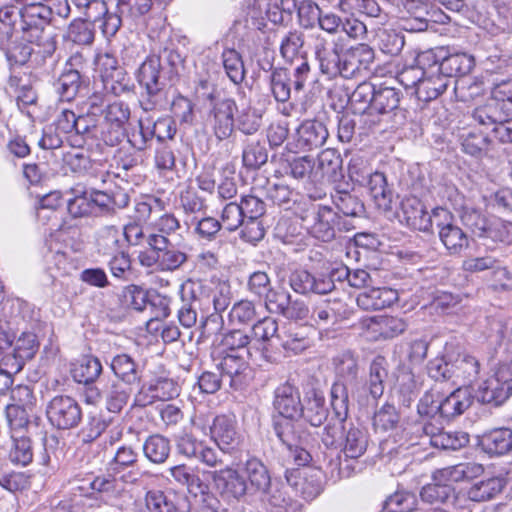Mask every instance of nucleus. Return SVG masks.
<instances>
[{
  "label": "nucleus",
  "mask_w": 512,
  "mask_h": 512,
  "mask_svg": "<svg viewBox=\"0 0 512 512\" xmlns=\"http://www.w3.org/2000/svg\"><path fill=\"white\" fill-rule=\"evenodd\" d=\"M20 17L23 38L35 43L43 55H52L56 50V35L48 28V24L53 21L48 9L43 4L26 5L20 10Z\"/></svg>",
  "instance_id": "nucleus-1"
},
{
  "label": "nucleus",
  "mask_w": 512,
  "mask_h": 512,
  "mask_svg": "<svg viewBox=\"0 0 512 512\" xmlns=\"http://www.w3.org/2000/svg\"><path fill=\"white\" fill-rule=\"evenodd\" d=\"M362 162V159L358 157L351 159L349 164L351 178L358 182H362L367 178V187L377 208L383 211H390L392 209L394 192L388 185L386 176L378 171L373 173L362 171L359 167Z\"/></svg>",
  "instance_id": "nucleus-2"
},
{
  "label": "nucleus",
  "mask_w": 512,
  "mask_h": 512,
  "mask_svg": "<svg viewBox=\"0 0 512 512\" xmlns=\"http://www.w3.org/2000/svg\"><path fill=\"white\" fill-rule=\"evenodd\" d=\"M182 305L178 310V320L184 328H191L197 322V310L210 305L209 294L199 281H187L182 285Z\"/></svg>",
  "instance_id": "nucleus-3"
},
{
  "label": "nucleus",
  "mask_w": 512,
  "mask_h": 512,
  "mask_svg": "<svg viewBox=\"0 0 512 512\" xmlns=\"http://www.w3.org/2000/svg\"><path fill=\"white\" fill-rule=\"evenodd\" d=\"M410 433L419 435L421 442L411 441L410 445L430 444L444 450H459L469 443V435L462 431L434 432L431 424L416 423L410 427Z\"/></svg>",
  "instance_id": "nucleus-4"
},
{
  "label": "nucleus",
  "mask_w": 512,
  "mask_h": 512,
  "mask_svg": "<svg viewBox=\"0 0 512 512\" xmlns=\"http://www.w3.org/2000/svg\"><path fill=\"white\" fill-rule=\"evenodd\" d=\"M76 9L94 23L106 38L116 35L121 27V19L118 13L109 12L104 0H71Z\"/></svg>",
  "instance_id": "nucleus-5"
},
{
  "label": "nucleus",
  "mask_w": 512,
  "mask_h": 512,
  "mask_svg": "<svg viewBox=\"0 0 512 512\" xmlns=\"http://www.w3.org/2000/svg\"><path fill=\"white\" fill-rule=\"evenodd\" d=\"M46 415L52 426L66 430L78 426L82 419V410L74 398L58 395L49 401Z\"/></svg>",
  "instance_id": "nucleus-6"
},
{
  "label": "nucleus",
  "mask_w": 512,
  "mask_h": 512,
  "mask_svg": "<svg viewBox=\"0 0 512 512\" xmlns=\"http://www.w3.org/2000/svg\"><path fill=\"white\" fill-rule=\"evenodd\" d=\"M337 42H329L326 38L318 36L314 44V52L319 62L322 74L329 79L337 76L344 78V53Z\"/></svg>",
  "instance_id": "nucleus-7"
},
{
  "label": "nucleus",
  "mask_w": 512,
  "mask_h": 512,
  "mask_svg": "<svg viewBox=\"0 0 512 512\" xmlns=\"http://www.w3.org/2000/svg\"><path fill=\"white\" fill-rule=\"evenodd\" d=\"M335 213L330 207L312 205L302 216V225L315 238L328 242L335 236Z\"/></svg>",
  "instance_id": "nucleus-8"
},
{
  "label": "nucleus",
  "mask_w": 512,
  "mask_h": 512,
  "mask_svg": "<svg viewBox=\"0 0 512 512\" xmlns=\"http://www.w3.org/2000/svg\"><path fill=\"white\" fill-rule=\"evenodd\" d=\"M236 110L237 105L233 99L224 98L213 102L207 121L218 140H225L232 135Z\"/></svg>",
  "instance_id": "nucleus-9"
},
{
  "label": "nucleus",
  "mask_w": 512,
  "mask_h": 512,
  "mask_svg": "<svg viewBox=\"0 0 512 512\" xmlns=\"http://www.w3.org/2000/svg\"><path fill=\"white\" fill-rule=\"evenodd\" d=\"M288 282L291 289L301 295H324L332 292L335 288L334 281L328 275L322 273L312 274L304 269L292 271Z\"/></svg>",
  "instance_id": "nucleus-10"
},
{
  "label": "nucleus",
  "mask_w": 512,
  "mask_h": 512,
  "mask_svg": "<svg viewBox=\"0 0 512 512\" xmlns=\"http://www.w3.org/2000/svg\"><path fill=\"white\" fill-rule=\"evenodd\" d=\"M103 112L108 128L102 131V139L107 145L115 146L125 135L124 127L131 115L130 108L122 101H114L107 104Z\"/></svg>",
  "instance_id": "nucleus-11"
},
{
  "label": "nucleus",
  "mask_w": 512,
  "mask_h": 512,
  "mask_svg": "<svg viewBox=\"0 0 512 512\" xmlns=\"http://www.w3.org/2000/svg\"><path fill=\"white\" fill-rule=\"evenodd\" d=\"M511 394L512 377L507 372L499 370L480 384L476 398L481 403L498 406L504 403Z\"/></svg>",
  "instance_id": "nucleus-12"
},
{
  "label": "nucleus",
  "mask_w": 512,
  "mask_h": 512,
  "mask_svg": "<svg viewBox=\"0 0 512 512\" xmlns=\"http://www.w3.org/2000/svg\"><path fill=\"white\" fill-rule=\"evenodd\" d=\"M366 338L371 341L392 339L402 334L407 324L402 318L380 315L362 321Z\"/></svg>",
  "instance_id": "nucleus-13"
},
{
  "label": "nucleus",
  "mask_w": 512,
  "mask_h": 512,
  "mask_svg": "<svg viewBox=\"0 0 512 512\" xmlns=\"http://www.w3.org/2000/svg\"><path fill=\"white\" fill-rule=\"evenodd\" d=\"M215 490L225 500H238L247 492L246 480L236 469L226 467L211 473Z\"/></svg>",
  "instance_id": "nucleus-14"
},
{
  "label": "nucleus",
  "mask_w": 512,
  "mask_h": 512,
  "mask_svg": "<svg viewBox=\"0 0 512 512\" xmlns=\"http://www.w3.org/2000/svg\"><path fill=\"white\" fill-rule=\"evenodd\" d=\"M329 136L324 123L306 120L296 130L294 147L291 150H313L323 146Z\"/></svg>",
  "instance_id": "nucleus-15"
},
{
  "label": "nucleus",
  "mask_w": 512,
  "mask_h": 512,
  "mask_svg": "<svg viewBox=\"0 0 512 512\" xmlns=\"http://www.w3.org/2000/svg\"><path fill=\"white\" fill-rule=\"evenodd\" d=\"M432 64L426 69L417 90L416 97L423 102H429L436 99L448 87L449 79L441 73V67H438V61L434 57Z\"/></svg>",
  "instance_id": "nucleus-16"
},
{
  "label": "nucleus",
  "mask_w": 512,
  "mask_h": 512,
  "mask_svg": "<svg viewBox=\"0 0 512 512\" xmlns=\"http://www.w3.org/2000/svg\"><path fill=\"white\" fill-rule=\"evenodd\" d=\"M217 367L224 378H228L229 386L235 390L240 389L246 382L249 366L243 352H227L222 356Z\"/></svg>",
  "instance_id": "nucleus-17"
},
{
  "label": "nucleus",
  "mask_w": 512,
  "mask_h": 512,
  "mask_svg": "<svg viewBox=\"0 0 512 512\" xmlns=\"http://www.w3.org/2000/svg\"><path fill=\"white\" fill-rule=\"evenodd\" d=\"M274 407L281 417L300 418L303 405L298 388L290 382L279 385L275 390Z\"/></svg>",
  "instance_id": "nucleus-18"
},
{
  "label": "nucleus",
  "mask_w": 512,
  "mask_h": 512,
  "mask_svg": "<svg viewBox=\"0 0 512 512\" xmlns=\"http://www.w3.org/2000/svg\"><path fill=\"white\" fill-rule=\"evenodd\" d=\"M342 445L344 459L340 460L339 464L341 473L349 470V460H356L364 455L368 446V437L362 429L350 423L344 434Z\"/></svg>",
  "instance_id": "nucleus-19"
},
{
  "label": "nucleus",
  "mask_w": 512,
  "mask_h": 512,
  "mask_svg": "<svg viewBox=\"0 0 512 512\" xmlns=\"http://www.w3.org/2000/svg\"><path fill=\"white\" fill-rule=\"evenodd\" d=\"M97 67L106 90H110L115 95L128 90L127 85L122 83L125 78L124 73L118 67V61L113 55L108 53L99 55L97 57Z\"/></svg>",
  "instance_id": "nucleus-20"
},
{
  "label": "nucleus",
  "mask_w": 512,
  "mask_h": 512,
  "mask_svg": "<svg viewBox=\"0 0 512 512\" xmlns=\"http://www.w3.org/2000/svg\"><path fill=\"white\" fill-rule=\"evenodd\" d=\"M161 71V59L156 55L147 57L138 69V82L149 96L157 95L164 87Z\"/></svg>",
  "instance_id": "nucleus-21"
},
{
  "label": "nucleus",
  "mask_w": 512,
  "mask_h": 512,
  "mask_svg": "<svg viewBox=\"0 0 512 512\" xmlns=\"http://www.w3.org/2000/svg\"><path fill=\"white\" fill-rule=\"evenodd\" d=\"M484 471L482 464L464 462L436 470L432 479L446 484L468 481L479 477Z\"/></svg>",
  "instance_id": "nucleus-22"
},
{
  "label": "nucleus",
  "mask_w": 512,
  "mask_h": 512,
  "mask_svg": "<svg viewBox=\"0 0 512 512\" xmlns=\"http://www.w3.org/2000/svg\"><path fill=\"white\" fill-rule=\"evenodd\" d=\"M398 291L389 287L366 288L357 296V304L364 310H380L398 301Z\"/></svg>",
  "instance_id": "nucleus-23"
},
{
  "label": "nucleus",
  "mask_w": 512,
  "mask_h": 512,
  "mask_svg": "<svg viewBox=\"0 0 512 512\" xmlns=\"http://www.w3.org/2000/svg\"><path fill=\"white\" fill-rule=\"evenodd\" d=\"M289 491L288 485L277 481L264 491L270 512L300 511V504L290 496Z\"/></svg>",
  "instance_id": "nucleus-24"
},
{
  "label": "nucleus",
  "mask_w": 512,
  "mask_h": 512,
  "mask_svg": "<svg viewBox=\"0 0 512 512\" xmlns=\"http://www.w3.org/2000/svg\"><path fill=\"white\" fill-rule=\"evenodd\" d=\"M374 61V51L367 44H359L344 52V78H352L368 70Z\"/></svg>",
  "instance_id": "nucleus-25"
},
{
  "label": "nucleus",
  "mask_w": 512,
  "mask_h": 512,
  "mask_svg": "<svg viewBox=\"0 0 512 512\" xmlns=\"http://www.w3.org/2000/svg\"><path fill=\"white\" fill-rule=\"evenodd\" d=\"M473 397L468 387H459L448 396L441 395L440 417L451 419L463 414L472 404Z\"/></svg>",
  "instance_id": "nucleus-26"
},
{
  "label": "nucleus",
  "mask_w": 512,
  "mask_h": 512,
  "mask_svg": "<svg viewBox=\"0 0 512 512\" xmlns=\"http://www.w3.org/2000/svg\"><path fill=\"white\" fill-rule=\"evenodd\" d=\"M210 436L221 451L233 448L238 442L235 423L226 415H218L214 418L210 427Z\"/></svg>",
  "instance_id": "nucleus-27"
},
{
  "label": "nucleus",
  "mask_w": 512,
  "mask_h": 512,
  "mask_svg": "<svg viewBox=\"0 0 512 512\" xmlns=\"http://www.w3.org/2000/svg\"><path fill=\"white\" fill-rule=\"evenodd\" d=\"M510 116H512V112L507 109V106L493 96L486 104L477 107L473 112L475 121L483 126H492V128L502 124Z\"/></svg>",
  "instance_id": "nucleus-28"
},
{
  "label": "nucleus",
  "mask_w": 512,
  "mask_h": 512,
  "mask_svg": "<svg viewBox=\"0 0 512 512\" xmlns=\"http://www.w3.org/2000/svg\"><path fill=\"white\" fill-rule=\"evenodd\" d=\"M484 452L494 456L507 454L512 449V430L496 428L484 433L480 439Z\"/></svg>",
  "instance_id": "nucleus-29"
},
{
  "label": "nucleus",
  "mask_w": 512,
  "mask_h": 512,
  "mask_svg": "<svg viewBox=\"0 0 512 512\" xmlns=\"http://www.w3.org/2000/svg\"><path fill=\"white\" fill-rule=\"evenodd\" d=\"M342 159L333 149L323 150L317 158L314 181H337L341 176Z\"/></svg>",
  "instance_id": "nucleus-30"
},
{
  "label": "nucleus",
  "mask_w": 512,
  "mask_h": 512,
  "mask_svg": "<svg viewBox=\"0 0 512 512\" xmlns=\"http://www.w3.org/2000/svg\"><path fill=\"white\" fill-rule=\"evenodd\" d=\"M402 219L407 226L419 231H428V212L421 201L415 197H408L401 202Z\"/></svg>",
  "instance_id": "nucleus-31"
},
{
  "label": "nucleus",
  "mask_w": 512,
  "mask_h": 512,
  "mask_svg": "<svg viewBox=\"0 0 512 512\" xmlns=\"http://www.w3.org/2000/svg\"><path fill=\"white\" fill-rule=\"evenodd\" d=\"M506 486L503 477L492 476L475 482L468 490V498L474 502H485L495 499Z\"/></svg>",
  "instance_id": "nucleus-32"
},
{
  "label": "nucleus",
  "mask_w": 512,
  "mask_h": 512,
  "mask_svg": "<svg viewBox=\"0 0 512 512\" xmlns=\"http://www.w3.org/2000/svg\"><path fill=\"white\" fill-rule=\"evenodd\" d=\"M111 370L117 381L131 386L140 381L141 375L136 361L128 354L121 353L114 356L110 363Z\"/></svg>",
  "instance_id": "nucleus-33"
},
{
  "label": "nucleus",
  "mask_w": 512,
  "mask_h": 512,
  "mask_svg": "<svg viewBox=\"0 0 512 512\" xmlns=\"http://www.w3.org/2000/svg\"><path fill=\"white\" fill-rule=\"evenodd\" d=\"M280 327L276 319L264 317L252 326L253 338L260 342L263 356L269 360L267 353L273 348V341H278Z\"/></svg>",
  "instance_id": "nucleus-34"
},
{
  "label": "nucleus",
  "mask_w": 512,
  "mask_h": 512,
  "mask_svg": "<svg viewBox=\"0 0 512 512\" xmlns=\"http://www.w3.org/2000/svg\"><path fill=\"white\" fill-rule=\"evenodd\" d=\"M39 347L37 336L32 332H23L12 343V352L4 357L23 368L25 362L34 357Z\"/></svg>",
  "instance_id": "nucleus-35"
},
{
  "label": "nucleus",
  "mask_w": 512,
  "mask_h": 512,
  "mask_svg": "<svg viewBox=\"0 0 512 512\" xmlns=\"http://www.w3.org/2000/svg\"><path fill=\"white\" fill-rule=\"evenodd\" d=\"M479 224H475L474 232L478 237L489 238L495 242L509 243L512 241V223L495 219L486 225L484 218L478 216Z\"/></svg>",
  "instance_id": "nucleus-36"
},
{
  "label": "nucleus",
  "mask_w": 512,
  "mask_h": 512,
  "mask_svg": "<svg viewBox=\"0 0 512 512\" xmlns=\"http://www.w3.org/2000/svg\"><path fill=\"white\" fill-rule=\"evenodd\" d=\"M434 59V54L430 51L423 52L417 57V65L406 67L397 74L398 82L405 89L417 90L422 77L426 73L425 65Z\"/></svg>",
  "instance_id": "nucleus-37"
},
{
  "label": "nucleus",
  "mask_w": 512,
  "mask_h": 512,
  "mask_svg": "<svg viewBox=\"0 0 512 512\" xmlns=\"http://www.w3.org/2000/svg\"><path fill=\"white\" fill-rule=\"evenodd\" d=\"M388 362L385 357L376 356L369 367V375L366 380L370 395L374 399L380 398L384 393L385 380L388 376Z\"/></svg>",
  "instance_id": "nucleus-38"
},
{
  "label": "nucleus",
  "mask_w": 512,
  "mask_h": 512,
  "mask_svg": "<svg viewBox=\"0 0 512 512\" xmlns=\"http://www.w3.org/2000/svg\"><path fill=\"white\" fill-rule=\"evenodd\" d=\"M376 87L370 82L360 83L349 97V103L354 113L366 116L365 122L372 116V105Z\"/></svg>",
  "instance_id": "nucleus-39"
},
{
  "label": "nucleus",
  "mask_w": 512,
  "mask_h": 512,
  "mask_svg": "<svg viewBox=\"0 0 512 512\" xmlns=\"http://www.w3.org/2000/svg\"><path fill=\"white\" fill-rule=\"evenodd\" d=\"M277 342L285 351H290L295 354L302 352L309 345V342L303 335L301 329L293 323H284L280 327Z\"/></svg>",
  "instance_id": "nucleus-40"
},
{
  "label": "nucleus",
  "mask_w": 512,
  "mask_h": 512,
  "mask_svg": "<svg viewBox=\"0 0 512 512\" xmlns=\"http://www.w3.org/2000/svg\"><path fill=\"white\" fill-rule=\"evenodd\" d=\"M169 474L179 484L186 486L190 493L195 495L205 494L208 491V485L204 483L194 470L185 464L172 466L169 468Z\"/></svg>",
  "instance_id": "nucleus-41"
},
{
  "label": "nucleus",
  "mask_w": 512,
  "mask_h": 512,
  "mask_svg": "<svg viewBox=\"0 0 512 512\" xmlns=\"http://www.w3.org/2000/svg\"><path fill=\"white\" fill-rule=\"evenodd\" d=\"M103 394L107 410L112 413H119L128 403L131 388L119 381H112L105 385Z\"/></svg>",
  "instance_id": "nucleus-42"
},
{
  "label": "nucleus",
  "mask_w": 512,
  "mask_h": 512,
  "mask_svg": "<svg viewBox=\"0 0 512 512\" xmlns=\"http://www.w3.org/2000/svg\"><path fill=\"white\" fill-rule=\"evenodd\" d=\"M474 66V57L467 53L451 54L443 59L438 67H441V73L448 79L454 76H463L468 74Z\"/></svg>",
  "instance_id": "nucleus-43"
},
{
  "label": "nucleus",
  "mask_w": 512,
  "mask_h": 512,
  "mask_svg": "<svg viewBox=\"0 0 512 512\" xmlns=\"http://www.w3.org/2000/svg\"><path fill=\"white\" fill-rule=\"evenodd\" d=\"M452 368L455 381L462 382L465 385L476 380L480 371V363L474 356L461 354L452 363Z\"/></svg>",
  "instance_id": "nucleus-44"
},
{
  "label": "nucleus",
  "mask_w": 512,
  "mask_h": 512,
  "mask_svg": "<svg viewBox=\"0 0 512 512\" xmlns=\"http://www.w3.org/2000/svg\"><path fill=\"white\" fill-rule=\"evenodd\" d=\"M400 103V93L392 87H379L375 89L372 105L374 114L385 115L396 110Z\"/></svg>",
  "instance_id": "nucleus-45"
},
{
  "label": "nucleus",
  "mask_w": 512,
  "mask_h": 512,
  "mask_svg": "<svg viewBox=\"0 0 512 512\" xmlns=\"http://www.w3.org/2000/svg\"><path fill=\"white\" fill-rule=\"evenodd\" d=\"M328 411L325 408V398L322 393L313 390L303 406L302 416L315 427L320 426L326 420Z\"/></svg>",
  "instance_id": "nucleus-46"
},
{
  "label": "nucleus",
  "mask_w": 512,
  "mask_h": 512,
  "mask_svg": "<svg viewBox=\"0 0 512 512\" xmlns=\"http://www.w3.org/2000/svg\"><path fill=\"white\" fill-rule=\"evenodd\" d=\"M102 364L94 356L83 357L72 369V376L78 383L92 384L101 374Z\"/></svg>",
  "instance_id": "nucleus-47"
},
{
  "label": "nucleus",
  "mask_w": 512,
  "mask_h": 512,
  "mask_svg": "<svg viewBox=\"0 0 512 512\" xmlns=\"http://www.w3.org/2000/svg\"><path fill=\"white\" fill-rule=\"evenodd\" d=\"M82 85L80 73L74 69H66L55 83V89L63 101L73 100Z\"/></svg>",
  "instance_id": "nucleus-48"
},
{
  "label": "nucleus",
  "mask_w": 512,
  "mask_h": 512,
  "mask_svg": "<svg viewBox=\"0 0 512 512\" xmlns=\"http://www.w3.org/2000/svg\"><path fill=\"white\" fill-rule=\"evenodd\" d=\"M298 418L281 417L275 422V432L280 441L292 450L297 444H301V432L295 422Z\"/></svg>",
  "instance_id": "nucleus-49"
},
{
  "label": "nucleus",
  "mask_w": 512,
  "mask_h": 512,
  "mask_svg": "<svg viewBox=\"0 0 512 512\" xmlns=\"http://www.w3.org/2000/svg\"><path fill=\"white\" fill-rule=\"evenodd\" d=\"M12 446L9 451V459L12 463L27 466L33 460L31 440L25 435L11 434Z\"/></svg>",
  "instance_id": "nucleus-50"
},
{
  "label": "nucleus",
  "mask_w": 512,
  "mask_h": 512,
  "mask_svg": "<svg viewBox=\"0 0 512 512\" xmlns=\"http://www.w3.org/2000/svg\"><path fill=\"white\" fill-rule=\"evenodd\" d=\"M143 451L151 462L164 463L170 454L169 440L161 435H152L145 441Z\"/></svg>",
  "instance_id": "nucleus-51"
},
{
  "label": "nucleus",
  "mask_w": 512,
  "mask_h": 512,
  "mask_svg": "<svg viewBox=\"0 0 512 512\" xmlns=\"http://www.w3.org/2000/svg\"><path fill=\"white\" fill-rule=\"evenodd\" d=\"M245 472L257 490L266 491L273 482L266 466L257 458L248 459L245 463Z\"/></svg>",
  "instance_id": "nucleus-52"
},
{
  "label": "nucleus",
  "mask_w": 512,
  "mask_h": 512,
  "mask_svg": "<svg viewBox=\"0 0 512 512\" xmlns=\"http://www.w3.org/2000/svg\"><path fill=\"white\" fill-rule=\"evenodd\" d=\"M222 62L225 72L234 84H240L245 77V69L242 57L233 48H226L222 52Z\"/></svg>",
  "instance_id": "nucleus-53"
},
{
  "label": "nucleus",
  "mask_w": 512,
  "mask_h": 512,
  "mask_svg": "<svg viewBox=\"0 0 512 512\" xmlns=\"http://www.w3.org/2000/svg\"><path fill=\"white\" fill-rule=\"evenodd\" d=\"M438 235L450 254H460L463 249L468 247V236L455 223L443 232H439Z\"/></svg>",
  "instance_id": "nucleus-54"
},
{
  "label": "nucleus",
  "mask_w": 512,
  "mask_h": 512,
  "mask_svg": "<svg viewBox=\"0 0 512 512\" xmlns=\"http://www.w3.org/2000/svg\"><path fill=\"white\" fill-rule=\"evenodd\" d=\"M304 34L298 30L289 31L281 36L280 55L288 62L302 54Z\"/></svg>",
  "instance_id": "nucleus-55"
},
{
  "label": "nucleus",
  "mask_w": 512,
  "mask_h": 512,
  "mask_svg": "<svg viewBox=\"0 0 512 512\" xmlns=\"http://www.w3.org/2000/svg\"><path fill=\"white\" fill-rule=\"evenodd\" d=\"M335 373L340 381H353L358 375V360L350 351L337 355L333 360Z\"/></svg>",
  "instance_id": "nucleus-56"
},
{
  "label": "nucleus",
  "mask_w": 512,
  "mask_h": 512,
  "mask_svg": "<svg viewBox=\"0 0 512 512\" xmlns=\"http://www.w3.org/2000/svg\"><path fill=\"white\" fill-rule=\"evenodd\" d=\"M119 229L114 225L102 227L96 238L97 251L103 255H113L119 251Z\"/></svg>",
  "instance_id": "nucleus-57"
},
{
  "label": "nucleus",
  "mask_w": 512,
  "mask_h": 512,
  "mask_svg": "<svg viewBox=\"0 0 512 512\" xmlns=\"http://www.w3.org/2000/svg\"><path fill=\"white\" fill-rule=\"evenodd\" d=\"M164 211V202L157 197H148L138 201L134 205L131 218L139 223H146L153 215H159Z\"/></svg>",
  "instance_id": "nucleus-58"
},
{
  "label": "nucleus",
  "mask_w": 512,
  "mask_h": 512,
  "mask_svg": "<svg viewBox=\"0 0 512 512\" xmlns=\"http://www.w3.org/2000/svg\"><path fill=\"white\" fill-rule=\"evenodd\" d=\"M9 86L17 93V104L20 109L28 108L37 102V94L28 81L21 76L12 74L9 77Z\"/></svg>",
  "instance_id": "nucleus-59"
},
{
  "label": "nucleus",
  "mask_w": 512,
  "mask_h": 512,
  "mask_svg": "<svg viewBox=\"0 0 512 512\" xmlns=\"http://www.w3.org/2000/svg\"><path fill=\"white\" fill-rule=\"evenodd\" d=\"M397 393L399 402L409 407L418 396V385L414 375L409 371H402L397 377Z\"/></svg>",
  "instance_id": "nucleus-60"
},
{
  "label": "nucleus",
  "mask_w": 512,
  "mask_h": 512,
  "mask_svg": "<svg viewBox=\"0 0 512 512\" xmlns=\"http://www.w3.org/2000/svg\"><path fill=\"white\" fill-rule=\"evenodd\" d=\"M332 200L339 212L345 216H359L364 212L363 203L354 195L346 191H336Z\"/></svg>",
  "instance_id": "nucleus-61"
},
{
  "label": "nucleus",
  "mask_w": 512,
  "mask_h": 512,
  "mask_svg": "<svg viewBox=\"0 0 512 512\" xmlns=\"http://www.w3.org/2000/svg\"><path fill=\"white\" fill-rule=\"evenodd\" d=\"M331 407L336 417L346 419L348 415L349 397L346 384L336 380L330 390Z\"/></svg>",
  "instance_id": "nucleus-62"
},
{
  "label": "nucleus",
  "mask_w": 512,
  "mask_h": 512,
  "mask_svg": "<svg viewBox=\"0 0 512 512\" xmlns=\"http://www.w3.org/2000/svg\"><path fill=\"white\" fill-rule=\"evenodd\" d=\"M93 24H95L94 20H90L86 17L74 20L69 26V38L74 43L80 45L91 44L94 40Z\"/></svg>",
  "instance_id": "nucleus-63"
},
{
  "label": "nucleus",
  "mask_w": 512,
  "mask_h": 512,
  "mask_svg": "<svg viewBox=\"0 0 512 512\" xmlns=\"http://www.w3.org/2000/svg\"><path fill=\"white\" fill-rule=\"evenodd\" d=\"M291 78L285 69H274L270 76L271 92L278 102H286L291 95Z\"/></svg>",
  "instance_id": "nucleus-64"
}]
</instances>
